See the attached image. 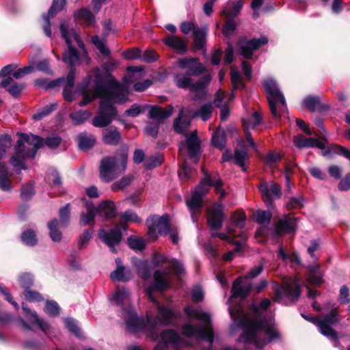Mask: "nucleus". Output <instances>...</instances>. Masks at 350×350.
I'll return each mask as SVG.
<instances>
[{
  "label": "nucleus",
  "instance_id": "nucleus-1",
  "mask_svg": "<svg viewBox=\"0 0 350 350\" xmlns=\"http://www.w3.org/2000/svg\"><path fill=\"white\" fill-rule=\"evenodd\" d=\"M177 64L180 69H186V71L175 75L174 83L176 87L197 93V99L204 98L207 94L206 88L211 81V75H203L196 83H193L191 79V77L204 74L206 71L204 66L199 62L198 57L180 58L178 59Z\"/></svg>",
  "mask_w": 350,
  "mask_h": 350
},
{
  "label": "nucleus",
  "instance_id": "nucleus-2",
  "mask_svg": "<svg viewBox=\"0 0 350 350\" xmlns=\"http://www.w3.org/2000/svg\"><path fill=\"white\" fill-rule=\"evenodd\" d=\"M109 82L99 75L96 76V96L102 100L99 103L97 114L92 120V124L97 128L108 126L118 116L117 108L112 102L111 96L106 95L109 92Z\"/></svg>",
  "mask_w": 350,
  "mask_h": 350
},
{
  "label": "nucleus",
  "instance_id": "nucleus-3",
  "mask_svg": "<svg viewBox=\"0 0 350 350\" xmlns=\"http://www.w3.org/2000/svg\"><path fill=\"white\" fill-rule=\"evenodd\" d=\"M146 224L148 228L147 236L152 241L158 239V233L161 236L169 234L172 242L174 245L178 243V232L176 228L172 227L169 216L164 214L161 217L157 215H152L148 217L146 220Z\"/></svg>",
  "mask_w": 350,
  "mask_h": 350
},
{
  "label": "nucleus",
  "instance_id": "nucleus-4",
  "mask_svg": "<svg viewBox=\"0 0 350 350\" xmlns=\"http://www.w3.org/2000/svg\"><path fill=\"white\" fill-rule=\"evenodd\" d=\"M239 325L243 330L242 337L244 338V341L248 344L256 342L258 332L262 330H265L266 335L269 337V342L280 337L279 334L271 326H266L265 320L260 318L242 317Z\"/></svg>",
  "mask_w": 350,
  "mask_h": 350
},
{
  "label": "nucleus",
  "instance_id": "nucleus-5",
  "mask_svg": "<svg viewBox=\"0 0 350 350\" xmlns=\"http://www.w3.org/2000/svg\"><path fill=\"white\" fill-rule=\"evenodd\" d=\"M82 199L84 200L86 212L83 211L81 213L79 220V225L81 226L93 225L96 214L101 217L103 216L105 219L116 217L117 210L113 201L107 199L96 206L92 202L88 200L87 198Z\"/></svg>",
  "mask_w": 350,
  "mask_h": 350
},
{
  "label": "nucleus",
  "instance_id": "nucleus-6",
  "mask_svg": "<svg viewBox=\"0 0 350 350\" xmlns=\"http://www.w3.org/2000/svg\"><path fill=\"white\" fill-rule=\"evenodd\" d=\"M129 156V147L126 144L120 146L117 154L113 157H104L99 166L100 178L105 183H110L116 178V170L118 162L120 163L121 170L124 172L126 169Z\"/></svg>",
  "mask_w": 350,
  "mask_h": 350
},
{
  "label": "nucleus",
  "instance_id": "nucleus-7",
  "mask_svg": "<svg viewBox=\"0 0 350 350\" xmlns=\"http://www.w3.org/2000/svg\"><path fill=\"white\" fill-rule=\"evenodd\" d=\"M185 141L179 143L178 154L185 150L187 157L193 163H199L202 155L201 139L198 135L196 130L190 133H185Z\"/></svg>",
  "mask_w": 350,
  "mask_h": 350
},
{
  "label": "nucleus",
  "instance_id": "nucleus-8",
  "mask_svg": "<svg viewBox=\"0 0 350 350\" xmlns=\"http://www.w3.org/2000/svg\"><path fill=\"white\" fill-rule=\"evenodd\" d=\"M182 314L180 312L174 311L171 308L159 305L157 306V315L155 317L147 316V324L154 326L155 324L162 326H172L175 327V321L180 319Z\"/></svg>",
  "mask_w": 350,
  "mask_h": 350
},
{
  "label": "nucleus",
  "instance_id": "nucleus-9",
  "mask_svg": "<svg viewBox=\"0 0 350 350\" xmlns=\"http://www.w3.org/2000/svg\"><path fill=\"white\" fill-rule=\"evenodd\" d=\"M202 170L204 174V177L200 180V183L196 186L191 197H204L211 187H214L215 191L219 197H225L226 193L222 188L223 182L221 178L213 180L207 170L202 167Z\"/></svg>",
  "mask_w": 350,
  "mask_h": 350
},
{
  "label": "nucleus",
  "instance_id": "nucleus-10",
  "mask_svg": "<svg viewBox=\"0 0 350 350\" xmlns=\"http://www.w3.org/2000/svg\"><path fill=\"white\" fill-rule=\"evenodd\" d=\"M340 321L339 313L337 308H333L329 312L325 314L323 319H319V328L320 332L325 336L334 341L338 340L337 332L332 327Z\"/></svg>",
  "mask_w": 350,
  "mask_h": 350
},
{
  "label": "nucleus",
  "instance_id": "nucleus-11",
  "mask_svg": "<svg viewBox=\"0 0 350 350\" xmlns=\"http://www.w3.org/2000/svg\"><path fill=\"white\" fill-rule=\"evenodd\" d=\"M182 333L187 338L196 336L200 340H206L210 343L213 342V330L211 325L205 324L204 327H196L189 323L184 324L182 326Z\"/></svg>",
  "mask_w": 350,
  "mask_h": 350
},
{
  "label": "nucleus",
  "instance_id": "nucleus-12",
  "mask_svg": "<svg viewBox=\"0 0 350 350\" xmlns=\"http://www.w3.org/2000/svg\"><path fill=\"white\" fill-rule=\"evenodd\" d=\"M268 42L267 37L262 36L259 38H252L248 40L243 38L238 42L237 46H239L240 54L245 59H251L253 57L254 51L267 44Z\"/></svg>",
  "mask_w": 350,
  "mask_h": 350
},
{
  "label": "nucleus",
  "instance_id": "nucleus-13",
  "mask_svg": "<svg viewBox=\"0 0 350 350\" xmlns=\"http://www.w3.org/2000/svg\"><path fill=\"white\" fill-rule=\"evenodd\" d=\"M59 30L61 36L65 40L68 46V51H65L62 54V61L64 63H67L69 66H75V63L79 62L80 60L79 53L77 49L72 44L68 27L64 23H60Z\"/></svg>",
  "mask_w": 350,
  "mask_h": 350
},
{
  "label": "nucleus",
  "instance_id": "nucleus-14",
  "mask_svg": "<svg viewBox=\"0 0 350 350\" xmlns=\"http://www.w3.org/2000/svg\"><path fill=\"white\" fill-rule=\"evenodd\" d=\"M14 154L10 158V163L14 167L26 169L23 160L34 159L36 154H33V148L25 146V143L18 144V140L14 146Z\"/></svg>",
  "mask_w": 350,
  "mask_h": 350
},
{
  "label": "nucleus",
  "instance_id": "nucleus-15",
  "mask_svg": "<svg viewBox=\"0 0 350 350\" xmlns=\"http://www.w3.org/2000/svg\"><path fill=\"white\" fill-rule=\"evenodd\" d=\"M224 210V205L219 202L207 208V224L212 231L221 228L225 219Z\"/></svg>",
  "mask_w": 350,
  "mask_h": 350
},
{
  "label": "nucleus",
  "instance_id": "nucleus-16",
  "mask_svg": "<svg viewBox=\"0 0 350 350\" xmlns=\"http://www.w3.org/2000/svg\"><path fill=\"white\" fill-rule=\"evenodd\" d=\"M98 237L101 241L109 247L112 253H117L116 246L118 245L123 239L122 232L119 226H115L109 231L100 230Z\"/></svg>",
  "mask_w": 350,
  "mask_h": 350
},
{
  "label": "nucleus",
  "instance_id": "nucleus-17",
  "mask_svg": "<svg viewBox=\"0 0 350 350\" xmlns=\"http://www.w3.org/2000/svg\"><path fill=\"white\" fill-rule=\"evenodd\" d=\"M301 293V291L300 286L297 282L286 284L285 285L280 286L275 289L277 300L281 299L282 297H286L292 302H296L299 299Z\"/></svg>",
  "mask_w": 350,
  "mask_h": 350
},
{
  "label": "nucleus",
  "instance_id": "nucleus-18",
  "mask_svg": "<svg viewBox=\"0 0 350 350\" xmlns=\"http://www.w3.org/2000/svg\"><path fill=\"white\" fill-rule=\"evenodd\" d=\"M153 282L148 286L149 291L156 290V292L163 293L172 287L170 279L166 272L157 269L154 271Z\"/></svg>",
  "mask_w": 350,
  "mask_h": 350
},
{
  "label": "nucleus",
  "instance_id": "nucleus-19",
  "mask_svg": "<svg viewBox=\"0 0 350 350\" xmlns=\"http://www.w3.org/2000/svg\"><path fill=\"white\" fill-rule=\"evenodd\" d=\"M252 289L251 283L243 284V279L238 277L233 282L231 288V297L240 298L242 300L245 299L250 294Z\"/></svg>",
  "mask_w": 350,
  "mask_h": 350
},
{
  "label": "nucleus",
  "instance_id": "nucleus-20",
  "mask_svg": "<svg viewBox=\"0 0 350 350\" xmlns=\"http://www.w3.org/2000/svg\"><path fill=\"white\" fill-rule=\"evenodd\" d=\"M150 107L148 113V118L152 120H157L159 123H163V122L170 117L174 111L172 105H167L165 108L161 107L159 105H146Z\"/></svg>",
  "mask_w": 350,
  "mask_h": 350
},
{
  "label": "nucleus",
  "instance_id": "nucleus-21",
  "mask_svg": "<svg viewBox=\"0 0 350 350\" xmlns=\"http://www.w3.org/2000/svg\"><path fill=\"white\" fill-rule=\"evenodd\" d=\"M297 226V218L286 215L276 224L274 234L278 237L282 234L294 233L296 231Z\"/></svg>",
  "mask_w": 350,
  "mask_h": 350
},
{
  "label": "nucleus",
  "instance_id": "nucleus-22",
  "mask_svg": "<svg viewBox=\"0 0 350 350\" xmlns=\"http://www.w3.org/2000/svg\"><path fill=\"white\" fill-rule=\"evenodd\" d=\"M267 98L271 115L275 118H280L281 114L277 110L276 103L279 102L282 106H286V100L283 94L278 88L272 91L271 93L267 94Z\"/></svg>",
  "mask_w": 350,
  "mask_h": 350
},
{
  "label": "nucleus",
  "instance_id": "nucleus-23",
  "mask_svg": "<svg viewBox=\"0 0 350 350\" xmlns=\"http://www.w3.org/2000/svg\"><path fill=\"white\" fill-rule=\"evenodd\" d=\"M122 141V135L116 126L105 129L102 131V142L109 146H118Z\"/></svg>",
  "mask_w": 350,
  "mask_h": 350
},
{
  "label": "nucleus",
  "instance_id": "nucleus-24",
  "mask_svg": "<svg viewBox=\"0 0 350 350\" xmlns=\"http://www.w3.org/2000/svg\"><path fill=\"white\" fill-rule=\"evenodd\" d=\"M17 135L19 137L18 144L27 143L33 146V154H36L38 150L44 146V139L38 135L19 132L17 133Z\"/></svg>",
  "mask_w": 350,
  "mask_h": 350
},
{
  "label": "nucleus",
  "instance_id": "nucleus-25",
  "mask_svg": "<svg viewBox=\"0 0 350 350\" xmlns=\"http://www.w3.org/2000/svg\"><path fill=\"white\" fill-rule=\"evenodd\" d=\"M163 42L166 46L176 50L180 55L185 54L188 50L186 42L183 38L176 36L167 35L163 38Z\"/></svg>",
  "mask_w": 350,
  "mask_h": 350
},
{
  "label": "nucleus",
  "instance_id": "nucleus-26",
  "mask_svg": "<svg viewBox=\"0 0 350 350\" xmlns=\"http://www.w3.org/2000/svg\"><path fill=\"white\" fill-rule=\"evenodd\" d=\"M258 188L262 195V197H271V195L275 197H281V187L279 184L270 181H261L258 185Z\"/></svg>",
  "mask_w": 350,
  "mask_h": 350
},
{
  "label": "nucleus",
  "instance_id": "nucleus-27",
  "mask_svg": "<svg viewBox=\"0 0 350 350\" xmlns=\"http://www.w3.org/2000/svg\"><path fill=\"white\" fill-rule=\"evenodd\" d=\"M204 203V198H186V204L191 213V218L193 222L198 221Z\"/></svg>",
  "mask_w": 350,
  "mask_h": 350
},
{
  "label": "nucleus",
  "instance_id": "nucleus-28",
  "mask_svg": "<svg viewBox=\"0 0 350 350\" xmlns=\"http://www.w3.org/2000/svg\"><path fill=\"white\" fill-rule=\"evenodd\" d=\"M0 88H5L14 98H18L25 88V84L14 82L11 77H8L1 81Z\"/></svg>",
  "mask_w": 350,
  "mask_h": 350
},
{
  "label": "nucleus",
  "instance_id": "nucleus-29",
  "mask_svg": "<svg viewBox=\"0 0 350 350\" xmlns=\"http://www.w3.org/2000/svg\"><path fill=\"white\" fill-rule=\"evenodd\" d=\"M22 309L24 311L25 317L27 318L31 323L38 325L42 332H46L49 329V324L40 319L36 312L30 310L27 304L24 302L22 304Z\"/></svg>",
  "mask_w": 350,
  "mask_h": 350
},
{
  "label": "nucleus",
  "instance_id": "nucleus-30",
  "mask_svg": "<svg viewBox=\"0 0 350 350\" xmlns=\"http://www.w3.org/2000/svg\"><path fill=\"white\" fill-rule=\"evenodd\" d=\"M126 325L129 332H137L144 328V320L139 318L135 313L129 312L128 318L126 320Z\"/></svg>",
  "mask_w": 350,
  "mask_h": 350
},
{
  "label": "nucleus",
  "instance_id": "nucleus-31",
  "mask_svg": "<svg viewBox=\"0 0 350 350\" xmlns=\"http://www.w3.org/2000/svg\"><path fill=\"white\" fill-rule=\"evenodd\" d=\"M193 49L196 50H206L207 32L205 29H194Z\"/></svg>",
  "mask_w": 350,
  "mask_h": 350
},
{
  "label": "nucleus",
  "instance_id": "nucleus-32",
  "mask_svg": "<svg viewBox=\"0 0 350 350\" xmlns=\"http://www.w3.org/2000/svg\"><path fill=\"white\" fill-rule=\"evenodd\" d=\"M226 134L224 129L218 127L213 133L211 143L213 146L219 150H223L226 145Z\"/></svg>",
  "mask_w": 350,
  "mask_h": 350
},
{
  "label": "nucleus",
  "instance_id": "nucleus-33",
  "mask_svg": "<svg viewBox=\"0 0 350 350\" xmlns=\"http://www.w3.org/2000/svg\"><path fill=\"white\" fill-rule=\"evenodd\" d=\"M161 341L165 342L168 346L169 344L177 345L180 342V337L178 334L174 330L171 329H165L160 333Z\"/></svg>",
  "mask_w": 350,
  "mask_h": 350
},
{
  "label": "nucleus",
  "instance_id": "nucleus-34",
  "mask_svg": "<svg viewBox=\"0 0 350 350\" xmlns=\"http://www.w3.org/2000/svg\"><path fill=\"white\" fill-rule=\"evenodd\" d=\"M110 278L113 281L126 282L131 279V271L125 267H118L111 272Z\"/></svg>",
  "mask_w": 350,
  "mask_h": 350
},
{
  "label": "nucleus",
  "instance_id": "nucleus-35",
  "mask_svg": "<svg viewBox=\"0 0 350 350\" xmlns=\"http://www.w3.org/2000/svg\"><path fill=\"white\" fill-rule=\"evenodd\" d=\"M79 148L83 151L92 149L95 144V138L92 135L88 136L85 133H81L77 136Z\"/></svg>",
  "mask_w": 350,
  "mask_h": 350
},
{
  "label": "nucleus",
  "instance_id": "nucleus-36",
  "mask_svg": "<svg viewBox=\"0 0 350 350\" xmlns=\"http://www.w3.org/2000/svg\"><path fill=\"white\" fill-rule=\"evenodd\" d=\"M135 266L137 273L140 278L147 280L150 278V267L147 261L138 260L135 262Z\"/></svg>",
  "mask_w": 350,
  "mask_h": 350
},
{
  "label": "nucleus",
  "instance_id": "nucleus-37",
  "mask_svg": "<svg viewBox=\"0 0 350 350\" xmlns=\"http://www.w3.org/2000/svg\"><path fill=\"white\" fill-rule=\"evenodd\" d=\"M59 222L56 218L51 220L47 224L49 230V237L54 242H59L62 239V233L59 230Z\"/></svg>",
  "mask_w": 350,
  "mask_h": 350
},
{
  "label": "nucleus",
  "instance_id": "nucleus-38",
  "mask_svg": "<svg viewBox=\"0 0 350 350\" xmlns=\"http://www.w3.org/2000/svg\"><path fill=\"white\" fill-rule=\"evenodd\" d=\"M243 6V1H238L232 5L230 10L226 8H224L220 12V16L224 18L234 20L239 15Z\"/></svg>",
  "mask_w": 350,
  "mask_h": 350
},
{
  "label": "nucleus",
  "instance_id": "nucleus-39",
  "mask_svg": "<svg viewBox=\"0 0 350 350\" xmlns=\"http://www.w3.org/2000/svg\"><path fill=\"white\" fill-rule=\"evenodd\" d=\"M183 118V110L179 111L178 117L174 119V130L178 134H183L185 131L190 126L191 122L188 118L182 120Z\"/></svg>",
  "mask_w": 350,
  "mask_h": 350
},
{
  "label": "nucleus",
  "instance_id": "nucleus-40",
  "mask_svg": "<svg viewBox=\"0 0 350 350\" xmlns=\"http://www.w3.org/2000/svg\"><path fill=\"white\" fill-rule=\"evenodd\" d=\"M22 243L29 247H34L38 244V238L36 232L33 229L24 230L21 234Z\"/></svg>",
  "mask_w": 350,
  "mask_h": 350
},
{
  "label": "nucleus",
  "instance_id": "nucleus-41",
  "mask_svg": "<svg viewBox=\"0 0 350 350\" xmlns=\"http://www.w3.org/2000/svg\"><path fill=\"white\" fill-rule=\"evenodd\" d=\"M249 159L248 153L245 149H234V163L241 167L242 171L246 172L247 167L245 162Z\"/></svg>",
  "mask_w": 350,
  "mask_h": 350
},
{
  "label": "nucleus",
  "instance_id": "nucleus-42",
  "mask_svg": "<svg viewBox=\"0 0 350 350\" xmlns=\"http://www.w3.org/2000/svg\"><path fill=\"white\" fill-rule=\"evenodd\" d=\"M92 116V113L88 110H79L70 114V118L75 125H80L88 120Z\"/></svg>",
  "mask_w": 350,
  "mask_h": 350
},
{
  "label": "nucleus",
  "instance_id": "nucleus-43",
  "mask_svg": "<svg viewBox=\"0 0 350 350\" xmlns=\"http://www.w3.org/2000/svg\"><path fill=\"white\" fill-rule=\"evenodd\" d=\"M315 138H307L302 135H297L293 138V143L295 146L299 148H314Z\"/></svg>",
  "mask_w": 350,
  "mask_h": 350
},
{
  "label": "nucleus",
  "instance_id": "nucleus-44",
  "mask_svg": "<svg viewBox=\"0 0 350 350\" xmlns=\"http://www.w3.org/2000/svg\"><path fill=\"white\" fill-rule=\"evenodd\" d=\"M10 186L11 180L8 178L7 167L3 163H0V188L3 191H8Z\"/></svg>",
  "mask_w": 350,
  "mask_h": 350
},
{
  "label": "nucleus",
  "instance_id": "nucleus-45",
  "mask_svg": "<svg viewBox=\"0 0 350 350\" xmlns=\"http://www.w3.org/2000/svg\"><path fill=\"white\" fill-rule=\"evenodd\" d=\"M18 282L24 291L31 288L34 283L33 275L29 272H23L18 275Z\"/></svg>",
  "mask_w": 350,
  "mask_h": 350
},
{
  "label": "nucleus",
  "instance_id": "nucleus-46",
  "mask_svg": "<svg viewBox=\"0 0 350 350\" xmlns=\"http://www.w3.org/2000/svg\"><path fill=\"white\" fill-rule=\"evenodd\" d=\"M213 109L211 103H205L194 112L193 117H200L203 121H207L212 115Z\"/></svg>",
  "mask_w": 350,
  "mask_h": 350
},
{
  "label": "nucleus",
  "instance_id": "nucleus-47",
  "mask_svg": "<svg viewBox=\"0 0 350 350\" xmlns=\"http://www.w3.org/2000/svg\"><path fill=\"white\" fill-rule=\"evenodd\" d=\"M134 180V176L132 174H127L124 176L120 180L114 182L111 185V189L113 191H118L124 189L126 187L130 185Z\"/></svg>",
  "mask_w": 350,
  "mask_h": 350
},
{
  "label": "nucleus",
  "instance_id": "nucleus-48",
  "mask_svg": "<svg viewBox=\"0 0 350 350\" xmlns=\"http://www.w3.org/2000/svg\"><path fill=\"white\" fill-rule=\"evenodd\" d=\"M57 108V103H52L49 105H46L43 107L42 108L39 109L36 113H35L32 118L36 121H40L42 118H44L45 116H49L51 114L53 111L56 110Z\"/></svg>",
  "mask_w": 350,
  "mask_h": 350
},
{
  "label": "nucleus",
  "instance_id": "nucleus-49",
  "mask_svg": "<svg viewBox=\"0 0 350 350\" xmlns=\"http://www.w3.org/2000/svg\"><path fill=\"white\" fill-rule=\"evenodd\" d=\"M59 225L63 228H66L70 224V204H66L59 211Z\"/></svg>",
  "mask_w": 350,
  "mask_h": 350
},
{
  "label": "nucleus",
  "instance_id": "nucleus-50",
  "mask_svg": "<svg viewBox=\"0 0 350 350\" xmlns=\"http://www.w3.org/2000/svg\"><path fill=\"white\" fill-rule=\"evenodd\" d=\"M184 311L187 316H193L196 319L204 321L205 324H210L211 317L208 313L204 312H199L191 309L189 306L185 307Z\"/></svg>",
  "mask_w": 350,
  "mask_h": 350
},
{
  "label": "nucleus",
  "instance_id": "nucleus-51",
  "mask_svg": "<svg viewBox=\"0 0 350 350\" xmlns=\"http://www.w3.org/2000/svg\"><path fill=\"white\" fill-rule=\"evenodd\" d=\"M127 243L129 247L134 250L142 251L146 247V243L142 238L133 236H130L127 239Z\"/></svg>",
  "mask_w": 350,
  "mask_h": 350
},
{
  "label": "nucleus",
  "instance_id": "nucleus-52",
  "mask_svg": "<svg viewBox=\"0 0 350 350\" xmlns=\"http://www.w3.org/2000/svg\"><path fill=\"white\" fill-rule=\"evenodd\" d=\"M237 28V25L234 20L225 18V23L222 27L221 33L226 38L232 36Z\"/></svg>",
  "mask_w": 350,
  "mask_h": 350
},
{
  "label": "nucleus",
  "instance_id": "nucleus-53",
  "mask_svg": "<svg viewBox=\"0 0 350 350\" xmlns=\"http://www.w3.org/2000/svg\"><path fill=\"white\" fill-rule=\"evenodd\" d=\"M230 79L232 85L234 90L245 89V84L244 83L243 79L241 76L240 72L234 69H231L230 70Z\"/></svg>",
  "mask_w": 350,
  "mask_h": 350
},
{
  "label": "nucleus",
  "instance_id": "nucleus-54",
  "mask_svg": "<svg viewBox=\"0 0 350 350\" xmlns=\"http://www.w3.org/2000/svg\"><path fill=\"white\" fill-rule=\"evenodd\" d=\"M332 152L342 155L350 161V150L340 145L332 144L325 150L323 154L327 155Z\"/></svg>",
  "mask_w": 350,
  "mask_h": 350
},
{
  "label": "nucleus",
  "instance_id": "nucleus-55",
  "mask_svg": "<svg viewBox=\"0 0 350 350\" xmlns=\"http://www.w3.org/2000/svg\"><path fill=\"white\" fill-rule=\"evenodd\" d=\"M320 97L318 96L310 95L306 96L303 103L304 106L311 112H314L318 105L320 104Z\"/></svg>",
  "mask_w": 350,
  "mask_h": 350
},
{
  "label": "nucleus",
  "instance_id": "nucleus-56",
  "mask_svg": "<svg viewBox=\"0 0 350 350\" xmlns=\"http://www.w3.org/2000/svg\"><path fill=\"white\" fill-rule=\"evenodd\" d=\"M92 42L103 55L105 57H109L110 55V50L106 47L105 42L100 40L98 36H93L92 37Z\"/></svg>",
  "mask_w": 350,
  "mask_h": 350
},
{
  "label": "nucleus",
  "instance_id": "nucleus-57",
  "mask_svg": "<svg viewBox=\"0 0 350 350\" xmlns=\"http://www.w3.org/2000/svg\"><path fill=\"white\" fill-rule=\"evenodd\" d=\"M163 160L164 159L162 154L151 156L145 161L144 167L146 170H152L161 165Z\"/></svg>",
  "mask_w": 350,
  "mask_h": 350
},
{
  "label": "nucleus",
  "instance_id": "nucleus-58",
  "mask_svg": "<svg viewBox=\"0 0 350 350\" xmlns=\"http://www.w3.org/2000/svg\"><path fill=\"white\" fill-rule=\"evenodd\" d=\"M193 172V167L187 161H185L178 172V176L182 181H187L191 177Z\"/></svg>",
  "mask_w": 350,
  "mask_h": 350
},
{
  "label": "nucleus",
  "instance_id": "nucleus-59",
  "mask_svg": "<svg viewBox=\"0 0 350 350\" xmlns=\"http://www.w3.org/2000/svg\"><path fill=\"white\" fill-rule=\"evenodd\" d=\"M74 17L79 20H82L85 23H90L94 20L93 14L86 8H81L74 14Z\"/></svg>",
  "mask_w": 350,
  "mask_h": 350
},
{
  "label": "nucleus",
  "instance_id": "nucleus-60",
  "mask_svg": "<svg viewBox=\"0 0 350 350\" xmlns=\"http://www.w3.org/2000/svg\"><path fill=\"white\" fill-rule=\"evenodd\" d=\"M93 235V230L85 229L83 233L79 237L78 248L83 250L89 243Z\"/></svg>",
  "mask_w": 350,
  "mask_h": 350
},
{
  "label": "nucleus",
  "instance_id": "nucleus-61",
  "mask_svg": "<svg viewBox=\"0 0 350 350\" xmlns=\"http://www.w3.org/2000/svg\"><path fill=\"white\" fill-rule=\"evenodd\" d=\"M66 0H53L52 5L50 7L47 14L51 17H55V15L61 12L66 5Z\"/></svg>",
  "mask_w": 350,
  "mask_h": 350
},
{
  "label": "nucleus",
  "instance_id": "nucleus-62",
  "mask_svg": "<svg viewBox=\"0 0 350 350\" xmlns=\"http://www.w3.org/2000/svg\"><path fill=\"white\" fill-rule=\"evenodd\" d=\"M25 299L29 302H40L44 300L43 296L37 291L30 288L23 292Z\"/></svg>",
  "mask_w": 350,
  "mask_h": 350
},
{
  "label": "nucleus",
  "instance_id": "nucleus-63",
  "mask_svg": "<svg viewBox=\"0 0 350 350\" xmlns=\"http://www.w3.org/2000/svg\"><path fill=\"white\" fill-rule=\"evenodd\" d=\"M45 311L51 317H57L60 308L57 303L53 300H47L45 305Z\"/></svg>",
  "mask_w": 350,
  "mask_h": 350
},
{
  "label": "nucleus",
  "instance_id": "nucleus-64",
  "mask_svg": "<svg viewBox=\"0 0 350 350\" xmlns=\"http://www.w3.org/2000/svg\"><path fill=\"white\" fill-rule=\"evenodd\" d=\"M64 322L66 327L70 332H71L78 338H80L81 336V330L73 319L66 318Z\"/></svg>",
  "mask_w": 350,
  "mask_h": 350
}]
</instances>
